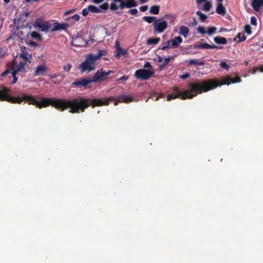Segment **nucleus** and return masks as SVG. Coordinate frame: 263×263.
Returning a JSON list of instances; mask_svg holds the SVG:
<instances>
[{
    "instance_id": "774afa93",
    "label": "nucleus",
    "mask_w": 263,
    "mask_h": 263,
    "mask_svg": "<svg viewBox=\"0 0 263 263\" xmlns=\"http://www.w3.org/2000/svg\"><path fill=\"white\" fill-rule=\"evenodd\" d=\"M163 61V58L161 57H158V62H162Z\"/></svg>"
},
{
    "instance_id": "7ed1b4c3",
    "label": "nucleus",
    "mask_w": 263,
    "mask_h": 263,
    "mask_svg": "<svg viewBox=\"0 0 263 263\" xmlns=\"http://www.w3.org/2000/svg\"><path fill=\"white\" fill-rule=\"evenodd\" d=\"M97 62L93 54L89 53L86 55L85 61L79 65V68L82 73L89 72L95 69Z\"/></svg>"
},
{
    "instance_id": "a19ab883",
    "label": "nucleus",
    "mask_w": 263,
    "mask_h": 263,
    "mask_svg": "<svg viewBox=\"0 0 263 263\" xmlns=\"http://www.w3.org/2000/svg\"><path fill=\"white\" fill-rule=\"evenodd\" d=\"M108 8H109V6H108V3H105L103 4H102L99 6V9H101V10H106L108 9Z\"/></svg>"
},
{
    "instance_id": "c85d7f7f",
    "label": "nucleus",
    "mask_w": 263,
    "mask_h": 263,
    "mask_svg": "<svg viewBox=\"0 0 263 263\" xmlns=\"http://www.w3.org/2000/svg\"><path fill=\"white\" fill-rule=\"evenodd\" d=\"M189 64L190 65H194L203 66L204 65V62L203 61L199 62L196 60L192 59L189 61Z\"/></svg>"
},
{
    "instance_id": "3c124183",
    "label": "nucleus",
    "mask_w": 263,
    "mask_h": 263,
    "mask_svg": "<svg viewBox=\"0 0 263 263\" xmlns=\"http://www.w3.org/2000/svg\"><path fill=\"white\" fill-rule=\"evenodd\" d=\"M258 67H255L252 69L250 70V72H251L252 74H255L258 71Z\"/></svg>"
},
{
    "instance_id": "c756f323",
    "label": "nucleus",
    "mask_w": 263,
    "mask_h": 263,
    "mask_svg": "<svg viewBox=\"0 0 263 263\" xmlns=\"http://www.w3.org/2000/svg\"><path fill=\"white\" fill-rule=\"evenodd\" d=\"M196 14L199 16V20L202 22H205L206 19L208 18V16L201 12L200 11H198L196 12Z\"/></svg>"
},
{
    "instance_id": "9d476101",
    "label": "nucleus",
    "mask_w": 263,
    "mask_h": 263,
    "mask_svg": "<svg viewBox=\"0 0 263 263\" xmlns=\"http://www.w3.org/2000/svg\"><path fill=\"white\" fill-rule=\"evenodd\" d=\"M92 83L91 79L87 78H82L80 80H77L72 83V85L75 86H83L86 87L88 84Z\"/></svg>"
},
{
    "instance_id": "13d9d810",
    "label": "nucleus",
    "mask_w": 263,
    "mask_h": 263,
    "mask_svg": "<svg viewBox=\"0 0 263 263\" xmlns=\"http://www.w3.org/2000/svg\"><path fill=\"white\" fill-rule=\"evenodd\" d=\"M197 24H198V23H197L196 20L195 18H194L193 21L192 22H191L190 24V26H197Z\"/></svg>"
},
{
    "instance_id": "864d4df0",
    "label": "nucleus",
    "mask_w": 263,
    "mask_h": 263,
    "mask_svg": "<svg viewBox=\"0 0 263 263\" xmlns=\"http://www.w3.org/2000/svg\"><path fill=\"white\" fill-rule=\"evenodd\" d=\"M9 73H12V71H11V69H7L5 72H4L3 73H2L1 76L5 77V76H6L7 74H8Z\"/></svg>"
},
{
    "instance_id": "cd10ccee",
    "label": "nucleus",
    "mask_w": 263,
    "mask_h": 263,
    "mask_svg": "<svg viewBox=\"0 0 263 263\" xmlns=\"http://www.w3.org/2000/svg\"><path fill=\"white\" fill-rule=\"evenodd\" d=\"M212 7V2L211 1H206L203 5L201 9L203 11H209L211 9Z\"/></svg>"
},
{
    "instance_id": "a211bd4d",
    "label": "nucleus",
    "mask_w": 263,
    "mask_h": 263,
    "mask_svg": "<svg viewBox=\"0 0 263 263\" xmlns=\"http://www.w3.org/2000/svg\"><path fill=\"white\" fill-rule=\"evenodd\" d=\"M189 31V29L186 26L182 25L179 27V34L183 35L185 38L187 36Z\"/></svg>"
},
{
    "instance_id": "58836bf2",
    "label": "nucleus",
    "mask_w": 263,
    "mask_h": 263,
    "mask_svg": "<svg viewBox=\"0 0 263 263\" xmlns=\"http://www.w3.org/2000/svg\"><path fill=\"white\" fill-rule=\"evenodd\" d=\"M175 57H176V55H174V56H173V57H168L167 58H165L164 59V63H163V66H166L168 64V63L170 62L171 60L173 59Z\"/></svg>"
},
{
    "instance_id": "6ab92c4d",
    "label": "nucleus",
    "mask_w": 263,
    "mask_h": 263,
    "mask_svg": "<svg viewBox=\"0 0 263 263\" xmlns=\"http://www.w3.org/2000/svg\"><path fill=\"white\" fill-rule=\"evenodd\" d=\"M214 41L218 44L224 45L227 43V40L224 37L216 36L214 38Z\"/></svg>"
},
{
    "instance_id": "4468645a",
    "label": "nucleus",
    "mask_w": 263,
    "mask_h": 263,
    "mask_svg": "<svg viewBox=\"0 0 263 263\" xmlns=\"http://www.w3.org/2000/svg\"><path fill=\"white\" fill-rule=\"evenodd\" d=\"M87 44V42L82 37H76L73 39L71 42V44L73 46L77 47H82L85 46Z\"/></svg>"
},
{
    "instance_id": "de8ad7c7",
    "label": "nucleus",
    "mask_w": 263,
    "mask_h": 263,
    "mask_svg": "<svg viewBox=\"0 0 263 263\" xmlns=\"http://www.w3.org/2000/svg\"><path fill=\"white\" fill-rule=\"evenodd\" d=\"M220 66L222 68H224L225 69H228L230 68L229 65H228L226 62H221L220 63Z\"/></svg>"
},
{
    "instance_id": "393cba45",
    "label": "nucleus",
    "mask_w": 263,
    "mask_h": 263,
    "mask_svg": "<svg viewBox=\"0 0 263 263\" xmlns=\"http://www.w3.org/2000/svg\"><path fill=\"white\" fill-rule=\"evenodd\" d=\"M157 20V17L156 16H145L143 17V20L146 22L148 23H154Z\"/></svg>"
},
{
    "instance_id": "f704fd0d",
    "label": "nucleus",
    "mask_w": 263,
    "mask_h": 263,
    "mask_svg": "<svg viewBox=\"0 0 263 263\" xmlns=\"http://www.w3.org/2000/svg\"><path fill=\"white\" fill-rule=\"evenodd\" d=\"M163 18L170 20L171 23H172L173 24H174V22L175 20V16L170 14H166L164 16Z\"/></svg>"
},
{
    "instance_id": "4be33fe9",
    "label": "nucleus",
    "mask_w": 263,
    "mask_h": 263,
    "mask_svg": "<svg viewBox=\"0 0 263 263\" xmlns=\"http://www.w3.org/2000/svg\"><path fill=\"white\" fill-rule=\"evenodd\" d=\"M126 54V51L124 50L121 47H117V49L116 50L115 55L117 59L120 58L121 54Z\"/></svg>"
},
{
    "instance_id": "49530a36",
    "label": "nucleus",
    "mask_w": 263,
    "mask_h": 263,
    "mask_svg": "<svg viewBox=\"0 0 263 263\" xmlns=\"http://www.w3.org/2000/svg\"><path fill=\"white\" fill-rule=\"evenodd\" d=\"M89 10L88 7L87 8H85L82 10V13L83 16H86L88 14Z\"/></svg>"
},
{
    "instance_id": "c03bdc74",
    "label": "nucleus",
    "mask_w": 263,
    "mask_h": 263,
    "mask_svg": "<svg viewBox=\"0 0 263 263\" xmlns=\"http://www.w3.org/2000/svg\"><path fill=\"white\" fill-rule=\"evenodd\" d=\"M28 52L26 51H22L20 54V57L22 58L23 60L27 59V57L28 55L27 54Z\"/></svg>"
},
{
    "instance_id": "1a4fd4ad",
    "label": "nucleus",
    "mask_w": 263,
    "mask_h": 263,
    "mask_svg": "<svg viewBox=\"0 0 263 263\" xmlns=\"http://www.w3.org/2000/svg\"><path fill=\"white\" fill-rule=\"evenodd\" d=\"M134 100L133 97L130 95H123L118 97L115 101V105H117L119 103H128Z\"/></svg>"
},
{
    "instance_id": "2f4dec72",
    "label": "nucleus",
    "mask_w": 263,
    "mask_h": 263,
    "mask_svg": "<svg viewBox=\"0 0 263 263\" xmlns=\"http://www.w3.org/2000/svg\"><path fill=\"white\" fill-rule=\"evenodd\" d=\"M31 36L34 39H36L38 40H42V36L41 34L36 31H33L31 33Z\"/></svg>"
},
{
    "instance_id": "37998d69",
    "label": "nucleus",
    "mask_w": 263,
    "mask_h": 263,
    "mask_svg": "<svg viewBox=\"0 0 263 263\" xmlns=\"http://www.w3.org/2000/svg\"><path fill=\"white\" fill-rule=\"evenodd\" d=\"M71 67H72L71 64L70 63H68L64 66L63 69L65 71H66L67 72H69L70 70Z\"/></svg>"
},
{
    "instance_id": "6e6552de",
    "label": "nucleus",
    "mask_w": 263,
    "mask_h": 263,
    "mask_svg": "<svg viewBox=\"0 0 263 263\" xmlns=\"http://www.w3.org/2000/svg\"><path fill=\"white\" fill-rule=\"evenodd\" d=\"M34 27L40 29L42 31H47L51 27V24L48 22H44L42 18H37L33 24Z\"/></svg>"
},
{
    "instance_id": "5701e85b",
    "label": "nucleus",
    "mask_w": 263,
    "mask_h": 263,
    "mask_svg": "<svg viewBox=\"0 0 263 263\" xmlns=\"http://www.w3.org/2000/svg\"><path fill=\"white\" fill-rule=\"evenodd\" d=\"M160 40V37H151L147 40V44L148 45H156Z\"/></svg>"
},
{
    "instance_id": "338daca9",
    "label": "nucleus",
    "mask_w": 263,
    "mask_h": 263,
    "mask_svg": "<svg viewBox=\"0 0 263 263\" xmlns=\"http://www.w3.org/2000/svg\"><path fill=\"white\" fill-rule=\"evenodd\" d=\"M258 67H259V69H258V71H259L261 72H263V66H261Z\"/></svg>"
},
{
    "instance_id": "39448f33",
    "label": "nucleus",
    "mask_w": 263,
    "mask_h": 263,
    "mask_svg": "<svg viewBox=\"0 0 263 263\" xmlns=\"http://www.w3.org/2000/svg\"><path fill=\"white\" fill-rule=\"evenodd\" d=\"M154 74V72L151 70L140 69L136 71L135 77L141 81L147 80Z\"/></svg>"
},
{
    "instance_id": "f8f14e48",
    "label": "nucleus",
    "mask_w": 263,
    "mask_h": 263,
    "mask_svg": "<svg viewBox=\"0 0 263 263\" xmlns=\"http://www.w3.org/2000/svg\"><path fill=\"white\" fill-rule=\"evenodd\" d=\"M69 27V25L67 23L60 24L59 23H54L51 29L52 31H56L60 30H66Z\"/></svg>"
},
{
    "instance_id": "dca6fc26",
    "label": "nucleus",
    "mask_w": 263,
    "mask_h": 263,
    "mask_svg": "<svg viewBox=\"0 0 263 263\" xmlns=\"http://www.w3.org/2000/svg\"><path fill=\"white\" fill-rule=\"evenodd\" d=\"M165 96L163 93L158 94L157 92H153L150 94L149 98L154 101H157L160 98H164Z\"/></svg>"
},
{
    "instance_id": "603ef678",
    "label": "nucleus",
    "mask_w": 263,
    "mask_h": 263,
    "mask_svg": "<svg viewBox=\"0 0 263 263\" xmlns=\"http://www.w3.org/2000/svg\"><path fill=\"white\" fill-rule=\"evenodd\" d=\"M140 10L141 12H145L148 9V6L146 5L142 6L140 7Z\"/></svg>"
},
{
    "instance_id": "20e7f679",
    "label": "nucleus",
    "mask_w": 263,
    "mask_h": 263,
    "mask_svg": "<svg viewBox=\"0 0 263 263\" xmlns=\"http://www.w3.org/2000/svg\"><path fill=\"white\" fill-rule=\"evenodd\" d=\"M114 2L120 3V5L118 6L115 3H112L110 4V9L112 11H115L118 9H123L125 8H130L135 7L137 6V3L135 0H113Z\"/></svg>"
},
{
    "instance_id": "f257e3e1",
    "label": "nucleus",
    "mask_w": 263,
    "mask_h": 263,
    "mask_svg": "<svg viewBox=\"0 0 263 263\" xmlns=\"http://www.w3.org/2000/svg\"><path fill=\"white\" fill-rule=\"evenodd\" d=\"M9 89L2 86H0V100L7 101L11 103L21 104L26 101L29 104L35 105L39 108L46 107L49 105H52L56 109L64 111L70 108L69 112L72 114L84 112L85 109L89 106L93 108L96 106H107L110 102L115 100L114 97H109L105 99H84L80 98L73 100H66L57 98H47L39 97L38 96H30L24 95L22 97H14L8 94Z\"/></svg>"
},
{
    "instance_id": "ddd939ff",
    "label": "nucleus",
    "mask_w": 263,
    "mask_h": 263,
    "mask_svg": "<svg viewBox=\"0 0 263 263\" xmlns=\"http://www.w3.org/2000/svg\"><path fill=\"white\" fill-rule=\"evenodd\" d=\"M171 44V48H177L179 45L182 42L183 40L180 36L175 37L173 39L169 40Z\"/></svg>"
},
{
    "instance_id": "09e8293b",
    "label": "nucleus",
    "mask_w": 263,
    "mask_h": 263,
    "mask_svg": "<svg viewBox=\"0 0 263 263\" xmlns=\"http://www.w3.org/2000/svg\"><path fill=\"white\" fill-rule=\"evenodd\" d=\"M128 12L132 15H136L138 13V10L137 9H132L128 10Z\"/></svg>"
},
{
    "instance_id": "473e14b6",
    "label": "nucleus",
    "mask_w": 263,
    "mask_h": 263,
    "mask_svg": "<svg viewBox=\"0 0 263 263\" xmlns=\"http://www.w3.org/2000/svg\"><path fill=\"white\" fill-rule=\"evenodd\" d=\"M11 70L12 71V77L13 78V80L12 82V84H15L16 83L17 81V78L16 77V74L17 72L16 71H14V66L11 67Z\"/></svg>"
},
{
    "instance_id": "c9c22d12",
    "label": "nucleus",
    "mask_w": 263,
    "mask_h": 263,
    "mask_svg": "<svg viewBox=\"0 0 263 263\" xmlns=\"http://www.w3.org/2000/svg\"><path fill=\"white\" fill-rule=\"evenodd\" d=\"M216 30V28L214 26L210 27L208 29V31H206V33H208L209 35H212L214 34Z\"/></svg>"
},
{
    "instance_id": "72a5a7b5",
    "label": "nucleus",
    "mask_w": 263,
    "mask_h": 263,
    "mask_svg": "<svg viewBox=\"0 0 263 263\" xmlns=\"http://www.w3.org/2000/svg\"><path fill=\"white\" fill-rule=\"evenodd\" d=\"M90 12L93 13H100L101 10L97 7L93 5H89L88 6Z\"/></svg>"
},
{
    "instance_id": "79ce46f5",
    "label": "nucleus",
    "mask_w": 263,
    "mask_h": 263,
    "mask_svg": "<svg viewBox=\"0 0 263 263\" xmlns=\"http://www.w3.org/2000/svg\"><path fill=\"white\" fill-rule=\"evenodd\" d=\"M245 31L247 34H250L252 33L251 26L249 25H246L245 26Z\"/></svg>"
},
{
    "instance_id": "5fc2aeb1",
    "label": "nucleus",
    "mask_w": 263,
    "mask_h": 263,
    "mask_svg": "<svg viewBox=\"0 0 263 263\" xmlns=\"http://www.w3.org/2000/svg\"><path fill=\"white\" fill-rule=\"evenodd\" d=\"M189 77H190V74L188 73H185V74H184L183 75L180 76V77L182 79H183V80L188 78Z\"/></svg>"
},
{
    "instance_id": "7c9ffc66",
    "label": "nucleus",
    "mask_w": 263,
    "mask_h": 263,
    "mask_svg": "<svg viewBox=\"0 0 263 263\" xmlns=\"http://www.w3.org/2000/svg\"><path fill=\"white\" fill-rule=\"evenodd\" d=\"M237 38L238 39V40H236V39H235V41H236V42L237 43H240L246 40V36L244 35V34L241 33H238L237 34Z\"/></svg>"
},
{
    "instance_id": "f3484780",
    "label": "nucleus",
    "mask_w": 263,
    "mask_h": 263,
    "mask_svg": "<svg viewBox=\"0 0 263 263\" xmlns=\"http://www.w3.org/2000/svg\"><path fill=\"white\" fill-rule=\"evenodd\" d=\"M216 12L222 15H224L226 13V8L223 6L222 3H218L216 9Z\"/></svg>"
},
{
    "instance_id": "9b49d317",
    "label": "nucleus",
    "mask_w": 263,
    "mask_h": 263,
    "mask_svg": "<svg viewBox=\"0 0 263 263\" xmlns=\"http://www.w3.org/2000/svg\"><path fill=\"white\" fill-rule=\"evenodd\" d=\"M48 68L44 64L39 65L34 71V76H44L48 71Z\"/></svg>"
},
{
    "instance_id": "0eeeda50",
    "label": "nucleus",
    "mask_w": 263,
    "mask_h": 263,
    "mask_svg": "<svg viewBox=\"0 0 263 263\" xmlns=\"http://www.w3.org/2000/svg\"><path fill=\"white\" fill-rule=\"evenodd\" d=\"M154 27V31L156 33H161L168 27V24L166 21L163 20L162 18L157 19L153 24Z\"/></svg>"
},
{
    "instance_id": "a18cd8bd",
    "label": "nucleus",
    "mask_w": 263,
    "mask_h": 263,
    "mask_svg": "<svg viewBox=\"0 0 263 263\" xmlns=\"http://www.w3.org/2000/svg\"><path fill=\"white\" fill-rule=\"evenodd\" d=\"M251 23L252 25L256 26L257 25V18L253 16L251 17Z\"/></svg>"
},
{
    "instance_id": "412c9836",
    "label": "nucleus",
    "mask_w": 263,
    "mask_h": 263,
    "mask_svg": "<svg viewBox=\"0 0 263 263\" xmlns=\"http://www.w3.org/2000/svg\"><path fill=\"white\" fill-rule=\"evenodd\" d=\"M26 64V62L21 61L20 62L18 67L16 69L14 68V71H16L17 72L19 71H22L23 72H26L25 65Z\"/></svg>"
},
{
    "instance_id": "423d86ee",
    "label": "nucleus",
    "mask_w": 263,
    "mask_h": 263,
    "mask_svg": "<svg viewBox=\"0 0 263 263\" xmlns=\"http://www.w3.org/2000/svg\"><path fill=\"white\" fill-rule=\"evenodd\" d=\"M113 71L108 70V71H103L102 68L98 69L95 73L92 78V83L102 82L107 79V76L110 73H112Z\"/></svg>"
},
{
    "instance_id": "8fccbe9b",
    "label": "nucleus",
    "mask_w": 263,
    "mask_h": 263,
    "mask_svg": "<svg viewBox=\"0 0 263 263\" xmlns=\"http://www.w3.org/2000/svg\"><path fill=\"white\" fill-rule=\"evenodd\" d=\"M71 18L72 19L74 20V21H79L80 19V16L79 14H76L72 15L71 17Z\"/></svg>"
},
{
    "instance_id": "2eb2a0df",
    "label": "nucleus",
    "mask_w": 263,
    "mask_h": 263,
    "mask_svg": "<svg viewBox=\"0 0 263 263\" xmlns=\"http://www.w3.org/2000/svg\"><path fill=\"white\" fill-rule=\"evenodd\" d=\"M251 6L255 11H258L259 8L263 6V0H252Z\"/></svg>"
},
{
    "instance_id": "69168bd1",
    "label": "nucleus",
    "mask_w": 263,
    "mask_h": 263,
    "mask_svg": "<svg viewBox=\"0 0 263 263\" xmlns=\"http://www.w3.org/2000/svg\"><path fill=\"white\" fill-rule=\"evenodd\" d=\"M58 74H52V75L50 76V78H51V79H55V78H57V77H58Z\"/></svg>"
},
{
    "instance_id": "a878e982",
    "label": "nucleus",
    "mask_w": 263,
    "mask_h": 263,
    "mask_svg": "<svg viewBox=\"0 0 263 263\" xmlns=\"http://www.w3.org/2000/svg\"><path fill=\"white\" fill-rule=\"evenodd\" d=\"M160 11L159 6H153L150 8L149 13L153 14H158Z\"/></svg>"
},
{
    "instance_id": "6e6d98bb",
    "label": "nucleus",
    "mask_w": 263,
    "mask_h": 263,
    "mask_svg": "<svg viewBox=\"0 0 263 263\" xmlns=\"http://www.w3.org/2000/svg\"><path fill=\"white\" fill-rule=\"evenodd\" d=\"M144 68H152V66L151 65V64L148 62H146L144 65Z\"/></svg>"
},
{
    "instance_id": "f03ea898",
    "label": "nucleus",
    "mask_w": 263,
    "mask_h": 263,
    "mask_svg": "<svg viewBox=\"0 0 263 263\" xmlns=\"http://www.w3.org/2000/svg\"><path fill=\"white\" fill-rule=\"evenodd\" d=\"M219 84L216 80H202L198 81L190 84L191 89L181 91L179 89L174 87L173 88V92L167 97V101H170L172 99L179 98L182 100L192 99L198 94L207 92L216 88Z\"/></svg>"
},
{
    "instance_id": "b1692460",
    "label": "nucleus",
    "mask_w": 263,
    "mask_h": 263,
    "mask_svg": "<svg viewBox=\"0 0 263 263\" xmlns=\"http://www.w3.org/2000/svg\"><path fill=\"white\" fill-rule=\"evenodd\" d=\"M210 44L205 43H196L194 45L195 48L198 49H209Z\"/></svg>"
},
{
    "instance_id": "e433bc0d",
    "label": "nucleus",
    "mask_w": 263,
    "mask_h": 263,
    "mask_svg": "<svg viewBox=\"0 0 263 263\" xmlns=\"http://www.w3.org/2000/svg\"><path fill=\"white\" fill-rule=\"evenodd\" d=\"M169 47H171V44L170 40H168L166 41L165 45H163L161 48H160V49L162 50H165L166 49L168 48Z\"/></svg>"
},
{
    "instance_id": "680f3d73",
    "label": "nucleus",
    "mask_w": 263,
    "mask_h": 263,
    "mask_svg": "<svg viewBox=\"0 0 263 263\" xmlns=\"http://www.w3.org/2000/svg\"><path fill=\"white\" fill-rule=\"evenodd\" d=\"M104 1V0H92V2L95 4H99Z\"/></svg>"
},
{
    "instance_id": "4c0bfd02",
    "label": "nucleus",
    "mask_w": 263,
    "mask_h": 263,
    "mask_svg": "<svg viewBox=\"0 0 263 263\" xmlns=\"http://www.w3.org/2000/svg\"><path fill=\"white\" fill-rule=\"evenodd\" d=\"M197 31L202 34L206 33V31L205 30L203 26H199L197 28Z\"/></svg>"
},
{
    "instance_id": "052dcab7",
    "label": "nucleus",
    "mask_w": 263,
    "mask_h": 263,
    "mask_svg": "<svg viewBox=\"0 0 263 263\" xmlns=\"http://www.w3.org/2000/svg\"><path fill=\"white\" fill-rule=\"evenodd\" d=\"M207 0H196L197 4H200L203 2H206Z\"/></svg>"
},
{
    "instance_id": "0e129e2a",
    "label": "nucleus",
    "mask_w": 263,
    "mask_h": 263,
    "mask_svg": "<svg viewBox=\"0 0 263 263\" xmlns=\"http://www.w3.org/2000/svg\"><path fill=\"white\" fill-rule=\"evenodd\" d=\"M209 49H217V46L214 45H210Z\"/></svg>"
},
{
    "instance_id": "bb28decb",
    "label": "nucleus",
    "mask_w": 263,
    "mask_h": 263,
    "mask_svg": "<svg viewBox=\"0 0 263 263\" xmlns=\"http://www.w3.org/2000/svg\"><path fill=\"white\" fill-rule=\"evenodd\" d=\"M107 51L106 50H100L98 53L95 55L93 54V58L97 61L103 55L106 54Z\"/></svg>"
},
{
    "instance_id": "bf43d9fd",
    "label": "nucleus",
    "mask_w": 263,
    "mask_h": 263,
    "mask_svg": "<svg viewBox=\"0 0 263 263\" xmlns=\"http://www.w3.org/2000/svg\"><path fill=\"white\" fill-rule=\"evenodd\" d=\"M75 9H71L70 10H68V11H66L65 13H64V15H69V14L71 13H73V12L75 11Z\"/></svg>"
},
{
    "instance_id": "aec40b11",
    "label": "nucleus",
    "mask_w": 263,
    "mask_h": 263,
    "mask_svg": "<svg viewBox=\"0 0 263 263\" xmlns=\"http://www.w3.org/2000/svg\"><path fill=\"white\" fill-rule=\"evenodd\" d=\"M241 81V79L239 77H236L235 78H232L230 77L228 78L226 80V82L224 83L225 84L229 85L231 83H235L240 82Z\"/></svg>"
},
{
    "instance_id": "ea45409f",
    "label": "nucleus",
    "mask_w": 263,
    "mask_h": 263,
    "mask_svg": "<svg viewBox=\"0 0 263 263\" xmlns=\"http://www.w3.org/2000/svg\"><path fill=\"white\" fill-rule=\"evenodd\" d=\"M129 76H123L121 77L120 78L118 79V81H123V84H124L126 82V81L128 79Z\"/></svg>"
},
{
    "instance_id": "4d7b16f0",
    "label": "nucleus",
    "mask_w": 263,
    "mask_h": 263,
    "mask_svg": "<svg viewBox=\"0 0 263 263\" xmlns=\"http://www.w3.org/2000/svg\"><path fill=\"white\" fill-rule=\"evenodd\" d=\"M32 60V58L31 55H28L27 57V59L25 60V62H28L29 63H31Z\"/></svg>"
},
{
    "instance_id": "e2e57ef3",
    "label": "nucleus",
    "mask_w": 263,
    "mask_h": 263,
    "mask_svg": "<svg viewBox=\"0 0 263 263\" xmlns=\"http://www.w3.org/2000/svg\"><path fill=\"white\" fill-rule=\"evenodd\" d=\"M29 45H31V46H36L37 45V43H35V42H33V41H30V43H29Z\"/></svg>"
}]
</instances>
